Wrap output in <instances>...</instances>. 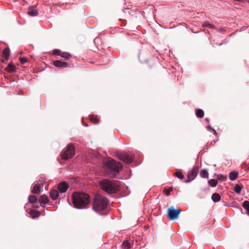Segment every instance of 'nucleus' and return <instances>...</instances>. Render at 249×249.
I'll return each mask as SVG.
<instances>
[{
	"mask_svg": "<svg viewBox=\"0 0 249 249\" xmlns=\"http://www.w3.org/2000/svg\"><path fill=\"white\" fill-rule=\"evenodd\" d=\"M108 203V200L105 196L99 194L96 195L93 202L92 209L100 214H106L107 213V209Z\"/></svg>",
	"mask_w": 249,
	"mask_h": 249,
	"instance_id": "f257e3e1",
	"label": "nucleus"
},
{
	"mask_svg": "<svg viewBox=\"0 0 249 249\" xmlns=\"http://www.w3.org/2000/svg\"><path fill=\"white\" fill-rule=\"evenodd\" d=\"M72 196L73 205L76 209L85 208L89 202V196L86 193H74Z\"/></svg>",
	"mask_w": 249,
	"mask_h": 249,
	"instance_id": "f03ea898",
	"label": "nucleus"
},
{
	"mask_svg": "<svg viewBox=\"0 0 249 249\" xmlns=\"http://www.w3.org/2000/svg\"><path fill=\"white\" fill-rule=\"evenodd\" d=\"M101 188L109 194H115L119 189L120 182L104 179L100 181Z\"/></svg>",
	"mask_w": 249,
	"mask_h": 249,
	"instance_id": "7ed1b4c3",
	"label": "nucleus"
},
{
	"mask_svg": "<svg viewBox=\"0 0 249 249\" xmlns=\"http://www.w3.org/2000/svg\"><path fill=\"white\" fill-rule=\"evenodd\" d=\"M122 164L113 159H109L105 165V170L108 176L115 177L122 168Z\"/></svg>",
	"mask_w": 249,
	"mask_h": 249,
	"instance_id": "20e7f679",
	"label": "nucleus"
},
{
	"mask_svg": "<svg viewBox=\"0 0 249 249\" xmlns=\"http://www.w3.org/2000/svg\"><path fill=\"white\" fill-rule=\"evenodd\" d=\"M75 154V148L73 146L69 144L66 149L61 154L62 158L65 160H68L72 158Z\"/></svg>",
	"mask_w": 249,
	"mask_h": 249,
	"instance_id": "39448f33",
	"label": "nucleus"
},
{
	"mask_svg": "<svg viewBox=\"0 0 249 249\" xmlns=\"http://www.w3.org/2000/svg\"><path fill=\"white\" fill-rule=\"evenodd\" d=\"M118 157L120 160L126 164L132 163L134 160L133 155L130 152H122L118 153Z\"/></svg>",
	"mask_w": 249,
	"mask_h": 249,
	"instance_id": "423d86ee",
	"label": "nucleus"
},
{
	"mask_svg": "<svg viewBox=\"0 0 249 249\" xmlns=\"http://www.w3.org/2000/svg\"><path fill=\"white\" fill-rule=\"evenodd\" d=\"M198 172V166H194L192 170L188 173L187 179L185 181V183L190 182L196 177Z\"/></svg>",
	"mask_w": 249,
	"mask_h": 249,
	"instance_id": "0eeeda50",
	"label": "nucleus"
},
{
	"mask_svg": "<svg viewBox=\"0 0 249 249\" xmlns=\"http://www.w3.org/2000/svg\"><path fill=\"white\" fill-rule=\"evenodd\" d=\"M181 211L180 209L170 208L168 211V216L170 220H174L178 217Z\"/></svg>",
	"mask_w": 249,
	"mask_h": 249,
	"instance_id": "6e6552de",
	"label": "nucleus"
},
{
	"mask_svg": "<svg viewBox=\"0 0 249 249\" xmlns=\"http://www.w3.org/2000/svg\"><path fill=\"white\" fill-rule=\"evenodd\" d=\"M69 188L68 183L65 181H62L58 183L57 188L60 193L66 192Z\"/></svg>",
	"mask_w": 249,
	"mask_h": 249,
	"instance_id": "1a4fd4ad",
	"label": "nucleus"
},
{
	"mask_svg": "<svg viewBox=\"0 0 249 249\" xmlns=\"http://www.w3.org/2000/svg\"><path fill=\"white\" fill-rule=\"evenodd\" d=\"M54 66L58 68H66L69 66V64L62 60H56L53 62Z\"/></svg>",
	"mask_w": 249,
	"mask_h": 249,
	"instance_id": "9d476101",
	"label": "nucleus"
},
{
	"mask_svg": "<svg viewBox=\"0 0 249 249\" xmlns=\"http://www.w3.org/2000/svg\"><path fill=\"white\" fill-rule=\"evenodd\" d=\"M148 54L147 51L141 52L139 55V59L141 62H147L148 61V57L146 55Z\"/></svg>",
	"mask_w": 249,
	"mask_h": 249,
	"instance_id": "9b49d317",
	"label": "nucleus"
},
{
	"mask_svg": "<svg viewBox=\"0 0 249 249\" xmlns=\"http://www.w3.org/2000/svg\"><path fill=\"white\" fill-rule=\"evenodd\" d=\"M27 14L30 16L36 17L38 15V11L34 6H30L28 9Z\"/></svg>",
	"mask_w": 249,
	"mask_h": 249,
	"instance_id": "f8f14e48",
	"label": "nucleus"
},
{
	"mask_svg": "<svg viewBox=\"0 0 249 249\" xmlns=\"http://www.w3.org/2000/svg\"><path fill=\"white\" fill-rule=\"evenodd\" d=\"M59 191L55 190H53L50 192V197L53 200H56L59 197Z\"/></svg>",
	"mask_w": 249,
	"mask_h": 249,
	"instance_id": "ddd939ff",
	"label": "nucleus"
},
{
	"mask_svg": "<svg viewBox=\"0 0 249 249\" xmlns=\"http://www.w3.org/2000/svg\"><path fill=\"white\" fill-rule=\"evenodd\" d=\"M39 201L41 204H46L48 203L49 199L46 195H43L40 196Z\"/></svg>",
	"mask_w": 249,
	"mask_h": 249,
	"instance_id": "4468645a",
	"label": "nucleus"
},
{
	"mask_svg": "<svg viewBox=\"0 0 249 249\" xmlns=\"http://www.w3.org/2000/svg\"><path fill=\"white\" fill-rule=\"evenodd\" d=\"M42 187V184H35L33 188V189L32 190V193H36V194L39 193L40 191V190H41V188Z\"/></svg>",
	"mask_w": 249,
	"mask_h": 249,
	"instance_id": "2eb2a0df",
	"label": "nucleus"
},
{
	"mask_svg": "<svg viewBox=\"0 0 249 249\" xmlns=\"http://www.w3.org/2000/svg\"><path fill=\"white\" fill-rule=\"evenodd\" d=\"M221 196L218 193H214L212 196V199L214 202H217L220 201Z\"/></svg>",
	"mask_w": 249,
	"mask_h": 249,
	"instance_id": "dca6fc26",
	"label": "nucleus"
},
{
	"mask_svg": "<svg viewBox=\"0 0 249 249\" xmlns=\"http://www.w3.org/2000/svg\"><path fill=\"white\" fill-rule=\"evenodd\" d=\"M238 177V173L235 171H232L230 173L229 178L230 180L233 181L235 180Z\"/></svg>",
	"mask_w": 249,
	"mask_h": 249,
	"instance_id": "f3484780",
	"label": "nucleus"
},
{
	"mask_svg": "<svg viewBox=\"0 0 249 249\" xmlns=\"http://www.w3.org/2000/svg\"><path fill=\"white\" fill-rule=\"evenodd\" d=\"M131 244L128 240L124 241L122 245V249H130Z\"/></svg>",
	"mask_w": 249,
	"mask_h": 249,
	"instance_id": "a211bd4d",
	"label": "nucleus"
},
{
	"mask_svg": "<svg viewBox=\"0 0 249 249\" xmlns=\"http://www.w3.org/2000/svg\"><path fill=\"white\" fill-rule=\"evenodd\" d=\"M28 200L30 203L35 204L37 201V198L35 196L30 195L28 197Z\"/></svg>",
	"mask_w": 249,
	"mask_h": 249,
	"instance_id": "6ab92c4d",
	"label": "nucleus"
},
{
	"mask_svg": "<svg viewBox=\"0 0 249 249\" xmlns=\"http://www.w3.org/2000/svg\"><path fill=\"white\" fill-rule=\"evenodd\" d=\"M199 175L202 178H208L209 177L208 171L205 169L200 171Z\"/></svg>",
	"mask_w": 249,
	"mask_h": 249,
	"instance_id": "aec40b11",
	"label": "nucleus"
},
{
	"mask_svg": "<svg viewBox=\"0 0 249 249\" xmlns=\"http://www.w3.org/2000/svg\"><path fill=\"white\" fill-rule=\"evenodd\" d=\"M6 69L8 72H14L16 71V67L15 66L12 65L11 63H9Z\"/></svg>",
	"mask_w": 249,
	"mask_h": 249,
	"instance_id": "412c9836",
	"label": "nucleus"
},
{
	"mask_svg": "<svg viewBox=\"0 0 249 249\" xmlns=\"http://www.w3.org/2000/svg\"><path fill=\"white\" fill-rule=\"evenodd\" d=\"M243 207L246 210L247 214L249 215V201H245L243 204Z\"/></svg>",
	"mask_w": 249,
	"mask_h": 249,
	"instance_id": "4be33fe9",
	"label": "nucleus"
},
{
	"mask_svg": "<svg viewBox=\"0 0 249 249\" xmlns=\"http://www.w3.org/2000/svg\"><path fill=\"white\" fill-rule=\"evenodd\" d=\"M9 49L8 48H5L2 51V54L5 58L7 59L9 58Z\"/></svg>",
	"mask_w": 249,
	"mask_h": 249,
	"instance_id": "5701e85b",
	"label": "nucleus"
},
{
	"mask_svg": "<svg viewBox=\"0 0 249 249\" xmlns=\"http://www.w3.org/2000/svg\"><path fill=\"white\" fill-rule=\"evenodd\" d=\"M196 113L198 118H201L204 116V111L201 109H197Z\"/></svg>",
	"mask_w": 249,
	"mask_h": 249,
	"instance_id": "b1692460",
	"label": "nucleus"
},
{
	"mask_svg": "<svg viewBox=\"0 0 249 249\" xmlns=\"http://www.w3.org/2000/svg\"><path fill=\"white\" fill-rule=\"evenodd\" d=\"M208 183L211 186L214 187L216 186V185L218 183V182L216 179H211L208 181Z\"/></svg>",
	"mask_w": 249,
	"mask_h": 249,
	"instance_id": "393cba45",
	"label": "nucleus"
},
{
	"mask_svg": "<svg viewBox=\"0 0 249 249\" xmlns=\"http://www.w3.org/2000/svg\"><path fill=\"white\" fill-rule=\"evenodd\" d=\"M242 190V187L238 184L236 185L234 187V191L237 194H240Z\"/></svg>",
	"mask_w": 249,
	"mask_h": 249,
	"instance_id": "a878e982",
	"label": "nucleus"
},
{
	"mask_svg": "<svg viewBox=\"0 0 249 249\" xmlns=\"http://www.w3.org/2000/svg\"><path fill=\"white\" fill-rule=\"evenodd\" d=\"M60 56L66 59H69L71 57V55L67 53L63 52L62 53Z\"/></svg>",
	"mask_w": 249,
	"mask_h": 249,
	"instance_id": "bb28decb",
	"label": "nucleus"
},
{
	"mask_svg": "<svg viewBox=\"0 0 249 249\" xmlns=\"http://www.w3.org/2000/svg\"><path fill=\"white\" fill-rule=\"evenodd\" d=\"M89 120L93 123L96 124L98 122V119L92 115L89 116Z\"/></svg>",
	"mask_w": 249,
	"mask_h": 249,
	"instance_id": "cd10ccee",
	"label": "nucleus"
},
{
	"mask_svg": "<svg viewBox=\"0 0 249 249\" xmlns=\"http://www.w3.org/2000/svg\"><path fill=\"white\" fill-rule=\"evenodd\" d=\"M30 214L33 217H36L39 215L38 212L34 210H32L30 212Z\"/></svg>",
	"mask_w": 249,
	"mask_h": 249,
	"instance_id": "c85d7f7f",
	"label": "nucleus"
},
{
	"mask_svg": "<svg viewBox=\"0 0 249 249\" xmlns=\"http://www.w3.org/2000/svg\"><path fill=\"white\" fill-rule=\"evenodd\" d=\"M175 174H176V177L180 179H183L184 178V176L180 171H177L175 173Z\"/></svg>",
	"mask_w": 249,
	"mask_h": 249,
	"instance_id": "c756f323",
	"label": "nucleus"
},
{
	"mask_svg": "<svg viewBox=\"0 0 249 249\" xmlns=\"http://www.w3.org/2000/svg\"><path fill=\"white\" fill-rule=\"evenodd\" d=\"M208 130L213 132L214 135L217 134V132L215 129H214L213 128H212L210 125H208L207 127Z\"/></svg>",
	"mask_w": 249,
	"mask_h": 249,
	"instance_id": "7c9ffc66",
	"label": "nucleus"
},
{
	"mask_svg": "<svg viewBox=\"0 0 249 249\" xmlns=\"http://www.w3.org/2000/svg\"><path fill=\"white\" fill-rule=\"evenodd\" d=\"M204 26L209 27L210 28L214 29L215 28L214 25L213 24H211L209 23V22H205L204 24Z\"/></svg>",
	"mask_w": 249,
	"mask_h": 249,
	"instance_id": "2f4dec72",
	"label": "nucleus"
},
{
	"mask_svg": "<svg viewBox=\"0 0 249 249\" xmlns=\"http://www.w3.org/2000/svg\"><path fill=\"white\" fill-rule=\"evenodd\" d=\"M19 60L21 63L24 64L26 62H27L28 59L26 57H19Z\"/></svg>",
	"mask_w": 249,
	"mask_h": 249,
	"instance_id": "473e14b6",
	"label": "nucleus"
},
{
	"mask_svg": "<svg viewBox=\"0 0 249 249\" xmlns=\"http://www.w3.org/2000/svg\"><path fill=\"white\" fill-rule=\"evenodd\" d=\"M172 188H169L164 190V192L167 196H169L170 192L172 191Z\"/></svg>",
	"mask_w": 249,
	"mask_h": 249,
	"instance_id": "72a5a7b5",
	"label": "nucleus"
},
{
	"mask_svg": "<svg viewBox=\"0 0 249 249\" xmlns=\"http://www.w3.org/2000/svg\"><path fill=\"white\" fill-rule=\"evenodd\" d=\"M53 53L55 55H60L61 54V51L59 50L55 49L53 50Z\"/></svg>",
	"mask_w": 249,
	"mask_h": 249,
	"instance_id": "f704fd0d",
	"label": "nucleus"
},
{
	"mask_svg": "<svg viewBox=\"0 0 249 249\" xmlns=\"http://www.w3.org/2000/svg\"><path fill=\"white\" fill-rule=\"evenodd\" d=\"M205 121L209 123V119L208 118H206Z\"/></svg>",
	"mask_w": 249,
	"mask_h": 249,
	"instance_id": "c9c22d12",
	"label": "nucleus"
},
{
	"mask_svg": "<svg viewBox=\"0 0 249 249\" xmlns=\"http://www.w3.org/2000/svg\"><path fill=\"white\" fill-rule=\"evenodd\" d=\"M84 125L85 126H88V125L87 124H84Z\"/></svg>",
	"mask_w": 249,
	"mask_h": 249,
	"instance_id": "e433bc0d",
	"label": "nucleus"
}]
</instances>
